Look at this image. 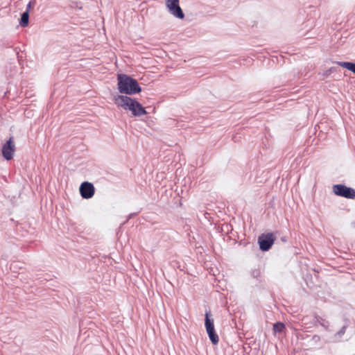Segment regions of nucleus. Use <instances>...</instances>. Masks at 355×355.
<instances>
[{"mask_svg": "<svg viewBox=\"0 0 355 355\" xmlns=\"http://www.w3.org/2000/svg\"><path fill=\"white\" fill-rule=\"evenodd\" d=\"M15 149L16 147L14 138L10 137L2 146L1 154L6 160H10L13 158Z\"/></svg>", "mask_w": 355, "mask_h": 355, "instance_id": "obj_5", "label": "nucleus"}, {"mask_svg": "<svg viewBox=\"0 0 355 355\" xmlns=\"http://www.w3.org/2000/svg\"><path fill=\"white\" fill-rule=\"evenodd\" d=\"M275 240V237L272 233H269L267 234H262L259 237V243L261 250L263 251L268 250Z\"/></svg>", "mask_w": 355, "mask_h": 355, "instance_id": "obj_6", "label": "nucleus"}, {"mask_svg": "<svg viewBox=\"0 0 355 355\" xmlns=\"http://www.w3.org/2000/svg\"><path fill=\"white\" fill-rule=\"evenodd\" d=\"M285 329V325L282 322H277L273 325L274 333H280Z\"/></svg>", "mask_w": 355, "mask_h": 355, "instance_id": "obj_11", "label": "nucleus"}, {"mask_svg": "<svg viewBox=\"0 0 355 355\" xmlns=\"http://www.w3.org/2000/svg\"><path fill=\"white\" fill-rule=\"evenodd\" d=\"M332 191L336 196L347 199H355V189L344 184H334Z\"/></svg>", "mask_w": 355, "mask_h": 355, "instance_id": "obj_4", "label": "nucleus"}, {"mask_svg": "<svg viewBox=\"0 0 355 355\" xmlns=\"http://www.w3.org/2000/svg\"><path fill=\"white\" fill-rule=\"evenodd\" d=\"M166 5L169 12L178 18H184V13L179 6V0H166Z\"/></svg>", "mask_w": 355, "mask_h": 355, "instance_id": "obj_7", "label": "nucleus"}, {"mask_svg": "<svg viewBox=\"0 0 355 355\" xmlns=\"http://www.w3.org/2000/svg\"><path fill=\"white\" fill-rule=\"evenodd\" d=\"M117 79L118 89L121 93L134 94L141 91L137 81L125 74H119Z\"/></svg>", "mask_w": 355, "mask_h": 355, "instance_id": "obj_2", "label": "nucleus"}, {"mask_svg": "<svg viewBox=\"0 0 355 355\" xmlns=\"http://www.w3.org/2000/svg\"><path fill=\"white\" fill-rule=\"evenodd\" d=\"M114 103L125 110H129L134 116L146 114L145 108L138 101L127 96L119 95L114 97Z\"/></svg>", "mask_w": 355, "mask_h": 355, "instance_id": "obj_1", "label": "nucleus"}, {"mask_svg": "<svg viewBox=\"0 0 355 355\" xmlns=\"http://www.w3.org/2000/svg\"><path fill=\"white\" fill-rule=\"evenodd\" d=\"M205 320L206 331L210 340L214 345L218 344L219 338L214 329V319L211 312H206Z\"/></svg>", "mask_w": 355, "mask_h": 355, "instance_id": "obj_3", "label": "nucleus"}, {"mask_svg": "<svg viewBox=\"0 0 355 355\" xmlns=\"http://www.w3.org/2000/svg\"><path fill=\"white\" fill-rule=\"evenodd\" d=\"M345 327H343L341 329V330L338 332V334L340 336H342L343 334H345Z\"/></svg>", "mask_w": 355, "mask_h": 355, "instance_id": "obj_12", "label": "nucleus"}, {"mask_svg": "<svg viewBox=\"0 0 355 355\" xmlns=\"http://www.w3.org/2000/svg\"><path fill=\"white\" fill-rule=\"evenodd\" d=\"M29 14L28 11L24 12L21 17L20 25L22 27H26L28 24Z\"/></svg>", "mask_w": 355, "mask_h": 355, "instance_id": "obj_10", "label": "nucleus"}, {"mask_svg": "<svg viewBox=\"0 0 355 355\" xmlns=\"http://www.w3.org/2000/svg\"><path fill=\"white\" fill-rule=\"evenodd\" d=\"M79 191L83 198L89 199L94 196L95 188L91 182H83L80 186Z\"/></svg>", "mask_w": 355, "mask_h": 355, "instance_id": "obj_8", "label": "nucleus"}, {"mask_svg": "<svg viewBox=\"0 0 355 355\" xmlns=\"http://www.w3.org/2000/svg\"><path fill=\"white\" fill-rule=\"evenodd\" d=\"M338 64L340 67L351 71L355 74V63L349 62H340L338 63Z\"/></svg>", "mask_w": 355, "mask_h": 355, "instance_id": "obj_9", "label": "nucleus"}]
</instances>
